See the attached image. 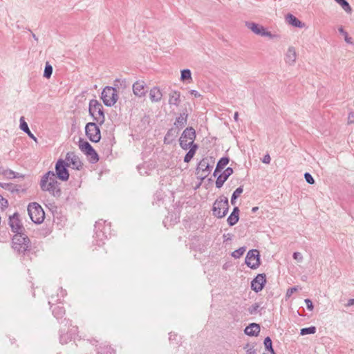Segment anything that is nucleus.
Masks as SVG:
<instances>
[{
    "label": "nucleus",
    "mask_w": 354,
    "mask_h": 354,
    "mask_svg": "<svg viewBox=\"0 0 354 354\" xmlns=\"http://www.w3.org/2000/svg\"><path fill=\"white\" fill-rule=\"evenodd\" d=\"M66 160L68 162V166L72 165V168L80 170L82 169L83 163L80 160V158L77 156L75 152L69 151L66 153Z\"/></svg>",
    "instance_id": "nucleus-16"
},
{
    "label": "nucleus",
    "mask_w": 354,
    "mask_h": 354,
    "mask_svg": "<svg viewBox=\"0 0 354 354\" xmlns=\"http://www.w3.org/2000/svg\"><path fill=\"white\" fill-rule=\"evenodd\" d=\"M0 174L4 176L6 178L8 179L24 177V175L19 173H16L10 169H5L3 167H0Z\"/></svg>",
    "instance_id": "nucleus-23"
},
{
    "label": "nucleus",
    "mask_w": 354,
    "mask_h": 354,
    "mask_svg": "<svg viewBox=\"0 0 354 354\" xmlns=\"http://www.w3.org/2000/svg\"><path fill=\"white\" fill-rule=\"evenodd\" d=\"M212 167L208 158H204L198 164L196 174H199L201 172L200 178L204 180L210 173Z\"/></svg>",
    "instance_id": "nucleus-14"
},
{
    "label": "nucleus",
    "mask_w": 354,
    "mask_h": 354,
    "mask_svg": "<svg viewBox=\"0 0 354 354\" xmlns=\"http://www.w3.org/2000/svg\"><path fill=\"white\" fill-rule=\"evenodd\" d=\"M296 290H297V288L296 287L290 288H289L288 290L286 295L287 296H290Z\"/></svg>",
    "instance_id": "nucleus-49"
},
{
    "label": "nucleus",
    "mask_w": 354,
    "mask_h": 354,
    "mask_svg": "<svg viewBox=\"0 0 354 354\" xmlns=\"http://www.w3.org/2000/svg\"><path fill=\"white\" fill-rule=\"evenodd\" d=\"M32 37H33V38H35V39H37L35 34H32Z\"/></svg>",
    "instance_id": "nucleus-63"
},
{
    "label": "nucleus",
    "mask_w": 354,
    "mask_h": 354,
    "mask_svg": "<svg viewBox=\"0 0 354 354\" xmlns=\"http://www.w3.org/2000/svg\"><path fill=\"white\" fill-rule=\"evenodd\" d=\"M189 92L191 95H194L195 97H199L201 96V95L196 90H191Z\"/></svg>",
    "instance_id": "nucleus-50"
},
{
    "label": "nucleus",
    "mask_w": 354,
    "mask_h": 354,
    "mask_svg": "<svg viewBox=\"0 0 354 354\" xmlns=\"http://www.w3.org/2000/svg\"><path fill=\"white\" fill-rule=\"evenodd\" d=\"M304 178L306 180V181L310 184V185H313L315 183V180L313 178V177L312 176V175L308 173V172H306L304 174Z\"/></svg>",
    "instance_id": "nucleus-41"
},
{
    "label": "nucleus",
    "mask_w": 354,
    "mask_h": 354,
    "mask_svg": "<svg viewBox=\"0 0 354 354\" xmlns=\"http://www.w3.org/2000/svg\"><path fill=\"white\" fill-rule=\"evenodd\" d=\"M244 333L251 337H257L260 333V326L256 323H251L245 327Z\"/></svg>",
    "instance_id": "nucleus-22"
},
{
    "label": "nucleus",
    "mask_w": 354,
    "mask_h": 354,
    "mask_svg": "<svg viewBox=\"0 0 354 354\" xmlns=\"http://www.w3.org/2000/svg\"><path fill=\"white\" fill-rule=\"evenodd\" d=\"M26 192V189H23L21 185H15V187H14L13 193L16 192L17 194L20 192Z\"/></svg>",
    "instance_id": "nucleus-46"
},
{
    "label": "nucleus",
    "mask_w": 354,
    "mask_h": 354,
    "mask_svg": "<svg viewBox=\"0 0 354 354\" xmlns=\"http://www.w3.org/2000/svg\"><path fill=\"white\" fill-rule=\"evenodd\" d=\"M223 237L225 241L231 239L230 234H223Z\"/></svg>",
    "instance_id": "nucleus-58"
},
{
    "label": "nucleus",
    "mask_w": 354,
    "mask_h": 354,
    "mask_svg": "<svg viewBox=\"0 0 354 354\" xmlns=\"http://www.w3.org/2000/svg\"><path fill=\"white\" fill-rule=\"evenodd\" d=\"M222 169H222L221 167H218V166L216 165V169H215V170H214V171L213 176H217V174H218L220 171H221V170H222Z\"/></svg>",
    "instance_id": "nucleus-52"
},
{
    "label": "nucleus",
    "mask_w": 354,
    "mask_h": 354,
    "mask_svg": "<svg viewBox=\"0 0 354 354\" xmlns=\"http://www.w3.org/2000/svg\"><path fill=\"white\" fill-rule=\"evenodd\" d=\"M297 58V53L294 47L290 46L288 48L286 55V62L289 64H293Z\"/></svg>",
    "instance_id": "nucleus-27"
},
{
    "label": "nucleus",
    "mask_w": 354,
    "mask_h": 354,
    "mask_svg": "<svg viewBox=\"0 0 354 354\" xmlns=\"http://www.w3.org/2000/svg\"><path fill=\"white\" fill-rule=\"evenodd\" d=\"M263 308L260 307V304L259 303H254L248 308V311L250 315H256L257 313L261 315V311Z\"/></svg>",
    "instance_id": "nucleus-29"
},
{
    "label": "nucleus",
    "mask_w": 354,
    "mask_h": 354,
    "mask_svg": "<svg viewBox=\"0 0 354 354\" xmlns=\"http://www.w3.org/2000/svg\"><path fill=\"white\" fill-rule=\"evenodd\" d=\"M180 80L182 81H186L192 80V73L189 69H183L181 71Z\"/></svg>",
    "instance_id": "nucleus-33"
},
{
    "label": "nucleus",
    "mask_w": 354,
    "mask_h": 354,
    "mask_svg": "<svg viewBox=\"0 0 354 354\" xmlns=\"http://www.w3.org/2000/svg\"><path fill=\"white\" fill-rule=\"evenodd\" d=\"M97 122H88L85 127V133L92 142L97 143L101 139V131Z\"/></svg>",
    "instance_id": "nucleus-7"
},
{
    "label": "nucleus",
    "mask_w": 354,
    "mask_h": 354,
    "mask_svg": "<svg viewBox=\"0 0 354 354\" xmlns=\"http://www.w3.org/2000/svg\"><path fill=\"white\" fill-rule=\"evenodd\" d=\"M223 237L225 241L231 239L230 234H223Z\"/></svg>",
    "instance_id": "nucleus-59"
},
{
    "label": "nucleus",
    "mask_w": 354,
    "mask_h": 354,
    "mask_svg": "<svg viewBox=\"0 0 354 354\" xmlns=\"http://www.w3.org/2000/svg\"><path fill=\"white\" fill-rule=\"evenodd\" d=\"M271 158L269 154H266L264 156L262 162L266 164H269L270 162Z\"/></svg>",
    "instance_id": "nucleus-48"
},
{
    "label": "nucleus",
    "mask_w": 354,
    "mask_h": 354,
    "mask_svg": "<svg viewBox=\"0 0 354 354\" xmlns=\"http://www.w3.org/2000/svg\"><path fill=\"white\" fill-rule=\"evenodd\" d=\"M102 223H103V222H102V220H101V221H97V222L95 223V229H96L97 230H100V226L102 225Z\"/></svg>",
    "instance_id": "nucleus-53"
},
{
    "label": "nucleus",
    "mask_w": 354,
    "mask_h": 354,
    "mask_svg": "<svg viewBox=\"0 0 354 354\" xmlns=\"http://www.w3.org/2000/svg\"><path fill=\"white\" fill-rule=\"evenodd\" d=\"M238 118H239V113L238 112H235L234 115V119L236 121H238Z\"/></svg>",
    "instance_id": "nucleus-60"
},
{
    "label": "nucleus",
    "mask_w": 354,
    "mask_h": 354,
    "mask_svg": "<svg viewBox=\"0 0 354 354\" xmlns=\"http://www.w3.org/2000/svg\"><path fill=\"white\" fill-rule=\"evenodd\" d=\"M338 30L339 32V33H341L342 35H343L344 36H345L346 35L348 34V32L346 31H345L343 28L342 26H340L339 28H338Z\"/></svg>",
    "instance_id": "nucleus-56"
},
{
    "label": "nucleus",
    "mask_w": 354,
    "mask_h": 354,
    "mask_svg": "<svg viewBox=\"0 0 354 354\" xmlns=\"http://www.w3.org/2000/svg\"><path fill=\"white\" fill-rule=\"evenodd\" d=\"M268 352H270V354H276L274 348L271 349V351H269Z\"/></svg>",
    "instance_id": "nucleus-62"
},
{
    "label": "nucleus",
    "mask_w": 354,
    "mask_h": 354,
    "mask_svg": "<svg viewBox=\"0 0 354 354\" xmlns=\"http://www.w3.org/2000/svg\"><path fill=\"white\" fill-rule=\"evenodd\" d=\"M258 209H259V207H253L252 208V213H255V212H257V210H258Z\"/></svg>",
    "instance_id": "nucleus-61"
},
{
    "label": "nucleus",
    "mask_w": 354,
    "mask_h": 354,
    "mask_svg": "<svg viewBox=\"0 0 354 354\" xmlns=\"http://www.w3.org/2000/svg\"><path fill=\"white\" fill-rule=\"evenodd\" d=\"M88 112L93 120H95L100 126L104 124L105 121L104 108L102 104L97 100L93 99L90 100Z\"/></svg>",
    "instance_id": "nucleus-3"
},
{
    "label": "nucleus",
    "mask_w": 354,
    "mask_h": 354,
    "mask_svg": "<svg viewBox=\"0 0 354 354\" xmlns=\"http://www.w3.org/2000/svg\"><path fill=\"white\" fill-rule=\"evenodd\" d=\"M179 131L176 127H171L170 128L167 133L165 136L164 138V143L166 145H171L173 141L177 138Z\"/></svg>",
    "instance_id": "nucleus-20"
},
{
    "label": "nucleus",
    "mask_w": 354,
    "mask_h": 354,
    "mask_svg": "<svg viewBox=\"0 0 354 354\" xmlns=\"http://www.w3.org/2000/svg\"><path fill=\"white\" fill-rule=\"evenodd\" d=\"M316 333V327L315 326H310L307 328H303L300 330V335H306L310 334H315Z\"/></svg>",
    "instance_id": "nucleus-31"
},
{
    "label": "nucleus",
    "mask_w": 354,
    "mask_h": 354,
    "mask_svg": "<svg viewBox=\"0 0 354 354\" xmlns=\"http://www.w3.org/2000/svg\"><path fill=\"white\" fill-rule=\"evenodd\" d=\"M129 84L127 83L126 80H120V79H116L114 81V86H118V88L121 87L122 88H125L127 86H129Z\"/></svg>",
    "instance_id": "nucleus-35"
},
{
    "label": "nucleus",
    "mask_w": 354,
    "mask_h": 354,
    "mask_svg": "<svg viewBox=\"0 0 354 354\" xmlns=\"http://www.w3.org/2000/svg\"><path fill=\"white\" fill-rule=\"evenodd\" d=\"M239 220V216L230 214L227 219V221L230 226H233L238 223Z\"/></svg>",
    "instance_id": "nucleus-34"
},
{
    "label": "nucleus",
    "mask_w": 354,
    "mask_h": 354,
    "mask_svg": "<svg viewBox=\"0 0 354 354\" xmlns=\"http://www.w3.org/2000/svg\"><path fill=\"white\" fill-rule=\"evenodd\" d=\"M28 134V136L32 138V140H34L36 142H37V138L31 133V131H30L29 133H26Z\"/></svg>",
    "instance_id": "nucleus-57"
},
{
    "label": "nucleus",
    "mask_w": 354,
    "mask_h": 354,
    "mask_svg": "<svg viewBox=\"0 0 354 354\" xmlns=\"http://www.w3.org/2000/svg\"><path fill=\"white\" fill-rule=\"evenodd\" d=\"M228 210V198L224 196H219L213 204L212 214L218 218H221L227 215Z\"/></svg>",
    "instance_id": "nucleus-4"
},
{
    "label": "nucleus",
    "mask_w": 354,
    "mask_h": 354,
    "mask_svg": "<svg viewBox=\"0 0 354 354\" xmlns=\"http://www.w3.org/2000/svg\"><path fill=\"white\" fill-rule=\"evenodd\" d=\"M263 344L265 346L266 350L268 351H271V349L273 348V347H272V339H271V338L270 337H266L264 339Z\"/></svg>",
    "instance_id": "nucleus-38"
},
{
    "label": "nucleus",
    "mask_w": 354,
    "mask_h": 354,
    "mask_svg": "<svg viewBox=\"0 0 354 354\" xmlns=\"http://www.w3.org/2000/svg\"><path fill=\"white\" fill-rule=\"evenodd\" d=\"M20 129L25 133H29L30 129L27 122L24 120V117L20 118Z\"/></svg>",
    "instance_id": "nucleus-37"
},
{
    "label": "nucleus",
    "mask_w": 354,
    "mask_h": 354,
    "mask_svg": "<svg viewBox=\"0 0 354 354\" xmlns=\"http://www.w3.org/2000/svg\"><path fill=\"white\" fill-rule=\"evenodd\" d=\"M245 250H246V248L245 246L241 247L239 249L232 252V256L235 259H239L244 254Z\"/></svg>",
    "instance_id": "nucleus-36"
},
{
    "label": "nucleus",
    "mask_w": 354,
    "mask_h": 354,
    "mask_svg": "<svg viewBox=\"0 0 354 354\" xmlns=\"http://www.w3.org/2000/svg\"><path fill=\"white\" fill-rule=\"evenodd\" d=\"M348 124H353V123H354V113L351 112V113L348 114Z\"/></svg>",
    "instance_id": "nucleus-47"
},
{
    "label": "nucleus",
    "mask_w": 354,
    "mask_h": 354,
    "mask_svg": "<svg viewBox=\"0 0 354 354\" xmlns=\"http://www.w3.org/2000/svg\"><path fill=\"white\" fill-rule=\"evenodd\" d=\"M230 162L229 157H222L217 162V165L223 169Z\"/></svg>",
    "instance_id": "nucleus-39"
},
{
    "label": "nucleus",
    "mask_w": 354,
    "mask_h": 354,
    "mask_svg": "<svg viewBox=\"0 0 354 354\" xmlns=\"http://www.w3.org/2000/svg\"><path fill=\"white\" fill-rule=\"evenodd\" d=\"M1 187L10 191L13 193L14 187H15V184L13 183H1Z\"/></svg>",
    "instance_id": "nucleus-40"
},
{
    "label": "nucleus",
    "mask_w": 354,
    "mask_h": 354,
    "mask_svg": "<svg viewBox=\"0 0 354 354\" xmlns=\"http://www.w3.org/2000/svg\"><path fill=\"white\" fill-rule=\"evenodd\" d=\"M12 248L19 254H26L31 248V242L24 233L15 234L12 239Z\"/></svg>",
    "instance_id": "nucleus-2"
},
{
    "label": "nucleus",
    "mask_w": 354,
    "mask_h": 354,
    "mask_svg": "<svg viewBox=\"0 0 354 354\" xmlns=\"http://www.w3.org/2000/svg\"><path fill=\"white\" fill-rule=\"evenodd\" d=\"M266 283V274H258L251 282V288L256 292L261 291Z\"/></svg>",
    "instance_id": "nucleus-15"
},
{
    "label": "nucleus",
    "mask_w": 354,
    "mask_h": 354,
    "mask_svg": "<svg viewBox=\"0 0 354 354\" xmlns=\"http://www.w3.org/2000/svg\"><path fill=\"white\" fill-rule=\"evenodd\" d=\"M243 186H240L238 188L236 189V190L233 192L232 197H231V204L235 205L236 204V200L239 197V196L243 193Z\"/></svg>",
    "instance_id": "nucleus-30"
},
{
    "label": "nucleus",
    "mask_w": 354,
    "mask_h": 354,
    "mask_svg": "<svg viewBox=\"0 0 354 354\" xmlns=\"http://www.w3.org/2000/svg\"><path fill=\"white\" fill-rule=\"evenodd\" d=\"M79 147L83 153L90 157V161L92 163H95L99 160L98 154L88 142L80 139Z\"/></svg>",
    "instance_id": "nucleus-11"
},
{
    "label": "nucleus",
    "mask_w": 354,
    "mask_h": 354,
    "mask_svg": "<svg viewBox=\"0 0 354 354\" xmlns=\"http://www.w3.org/2000/svg\"><path fill=\"white\" fill-rule=\"evenodd\" d=\"M292 257L299 262H301L303 261V256L299 252H295L292 254Z\"/></svg>",
    "instance_id": "nucleus-43"
},
{
    "label": "nucleus",
    "mask_w": 354,
    "mask_h": 354,
    "mask_svg": "<svg viewBox=\"0 0 354 354\" xmlns=\"http://www.w3.org/2000/svg\"><path fill=\"white\" fill-rule=\"evenodd\" d=\"M306 304V308L308 310H313V308H314V306H313V304L312 302V301L310 299H306L304 300Z\"/></svg>",
    "instance_id": "nucleus-44"
},
{
    "label": "nucleus",
    "mask_w": 354,
    "mask_h": 354,
    "mask_svg": "<svg viewBox=\"0 0 354 354\" xmlns=\"http://www.w3.org/2000/svg\"><path fill=\"white\" fill-rule=\"evenodd\" d=\"M189 113L187 108H185L179 115L176 118L174 126L178 130L183 129L187 123Z\"/></svg>",
    "instance_id": "nucleus-17"
},
{
    "label": "nucleus",
    "mask_w": 354,
    "mask_h": 354,
    "mask_svg": "<svg viewBox=\"0 0 354 354\" xmlns=\"http://www.w3.org/2000/svg\"><path fill=\"white\" fill-rule=\"evenodd\" d=\"M248 347H249V344H247L244 346V349H246V354H255L256 353V350L254 348V346H252L251 348H248Z\"/></svg>",
    "instance_id": "nucleus-45"
},
{
    "label": "nucleus",
    "mask_w": 354,
    "mask_h": 354,
    "mask_svg": "<svg viewBox=\"0 0 354 354\" xmlns=\"http://www.w3.org/2000/svg\"><path fill=\"white\" fill-rule=\"evenodd\" d=\"M162 94L158 87H153L149 93V97L152 102H159L162 98Z\"/></svg>",
    "instance_id": "nucleus-28"
},
{
    "label": "nucleus",
    "mask_w": 354,
    "mask_h": 354,
    "mask_svg": "<svg viewBox=\"0 0 354 354\" xmlns=\"http://www.w3.org/2000/svg\"><path fill=\"white\" fill-rule=\"evenodd\" d=\"M101 98L106 106L114 105L118 99L116 88L112 86H106L101 93Z\"/></svg>",
    "instance_id": "nucleus-6"
},
{
    "label": "nucleus",
    "mask_w": 354,
    "mask_h": 354,
    "mask_svg": "<svg viewBox=\"0 0 354 354\" xmlns=\"http://www.w3.org/2000/svg\"><path fill=\"white\" fill-rule=\"evenodd\" d=\"M180 103V93L178 91H173L169 95V104L178 106Z\"/></svg>",
    "instance_id": "nucleus-24"
},
{
    "label": "nucleus",
    "mask_w": 354,
    "mask_h": 354,
    "mask_svg": "<svg viewBox=\"0 0 354 354\" xmlns=\"http://www.w3.org/2000/svg\"><path fill=\"white\" fill-rule=\"evenodd\" d=\"M189 151L187 152L184 157V162L188 163L191 161V160L194 158L197 149H198V145L194 142H189Z\"/></svg>",
    "instance_id": "nucleus-21"
},
{
    "label": "nucleus",
    "mask_w": 354,
    "mask_h": 354,
    "mask_svg": "<svg viewBox=\"0 0 354 354\" xmlns=\"http://www.w3.org/2000/svg\"><path fill=\"white\" fill-rule=\"evenodd\" d=\"M233 169L232 167H227L222 174H221L216 178V187L221 188L227 178L233 174Z\"/></svg>",
    "instance_id": "nucleus-18"
},
{
    "label": "nucleus",
    "mask_w": 354,
    "mask_h": 354,
    "mask_svg": "<svg viewBox=\"0 0 354 354\" xmlns=\"http://www.w3.org/2000/svg\"><path fill=\"white\" fill-rule=\"evenodd\" d=\"M289 24L297 28H304L305 26L304 23L301 22L299 19L292 14H288L286 17Z\"/></svg>",
    "instance_id": "nucleus-25"
},
{
    "label": "nucleus",
    "mask_w": 354,
    "mask_h": 354,
    "mask_svg": "<svg viewBox=\"0 0 354 354\" xmlns=\"http://www.w3.org/2000/svg\"><path fill=\"white\" fill-rule=\"evenodd\" d=\"M8 224L12 231L18 234V233H24L25 229L19 219V214L17 212L14 213L12 216H10Z\"/></svg>",
    "instance_id": "nucleus-13"
},
{
    "label": "nucleus",
    "mask_w": 354,
    "mask_h": 354,
    "mask_svg": "<svg viewBox=\"0 0 354 354\" xmlns=\"http://www.w3.org/2000/svg\"><path fill=\"white\" fill-rule=\"evenodd\" d=\"M196 131L192 127H187L182 133L181 136L179 138V145L180 147L187 150L189 149V142H187V140H190V142H194L196 138Z\"/></svg>",
    "instance_id": "nucleus-8"
},
{
    "label": "nucleus",
    "mask_w": 354,
    "mask_h": 354,
    "mask_svg": "<svg viewBox=\"0 0 354 354\" xmlns=\"http://www.w3.org/2000/svg\"><path fill=\"white\" fill-rule=\"evenodd\" d=\"M245 263L252 270L258 268L261 264L259 251L257 249L249 250L245 257Z\"/></svg>",
    "instance_id": "nucleus-10"
},
{
    "label": "nucleus",
    "mask_w": 354,
    "mask_h": 354,
    "mask_svg": "<svg viewBox=\"0 0 354 354\" xmlns=\"http://www.w3.org/2000/svg\"><path fill=\"white\" fill-rule=\"evenodd\" d=\"M50 307L52 308L53 315L56 319H61L65 315V309L64 306L59 304H56L51 306Z\"/></svg>",
    "instance_id": "nucleus-26"
},
{
    "label": "nucleus",
    "mask_w": 354,
    "mask_h": 354,
    "mask_svg": "<svg viewBox=\"0 0 354 354\" xmlns=\"http://www.w3.org/2000/svg\"><path fill=\"white\" fill-rule=\"evenodd\" d=\"M354 305V299H350L348 300L347 304L345 305L346 307H349Z\"/></svg>",
    "instance_id": "nucleus-55"
},
{
    "label": "nucleus",
    "mask_w": 354,
    "mask_h": 354,
    "mask_svg": "<svg viewBox=\"0 0 354 354\" xmlns=\"http://www.w3.org/2000/svg\"><path fill=\"white\" fill-rule=\"evenodd\" d=\"M0 205L2 209H4L5 208L8 207V201L7 199L4 198L1 194H0Z\"/></svg>",
    "instance_id": "nucleus-42"
},
{
    "label": "nucleus",
    "mask_w": 354,
    "mask_h": 354,
    "mask_svg": "<svg viewBox=\"0 0 354 354\" xmlns=\"http://www.w3.org/2000/svg\"><path fill=\"white\" fill-rule=\"evenodd\" d=\"M344 40L348 44H352L353 43L352 42V38L348 37V34L344 36Z\"/></svg>",
    "instance_id": "nucleus-54"
},
{
    "label": "nucleus",
    "mask_w": 354,
    "mask_h": 354,
    "mask_svg": "<svg viewBox=\"0 0 354 354\" xmlns=\"http://www.w3.org/2000/svg\"><path fill=\"white\" fill-rule=\"evenodd\" d=\"M68 164L62 159H59L55 164L56 178L62 181H67L69 178V172L68 170Z\"/></svg>",
    "instance_id": "nucleus-9"
},
{
    "label": "nucleus",
    "mask_w": 354,
    "mask_h": 354,
    "mask_svg": "<svg viewBox=\"0 0 354 354\" xmlns=\"http://www.w3.org/2000/svg\"><path fill=\"white\" fill-rule=\"evenodd\" d=\"M60 183L56 178L54 171H48L44 174L40 180V187L44 192H48L54 197H59L62 195Z\"/></svg>",
    "instance_id": "nucleus-1"
},
{
    "label": "nucleus",
    "mask_w": 354,
    "mask_h": 354,
    "mask_svg": "<svg viewBox=\"0 0 354 354\" xmlns=\"http://www.w3.org/2000/svg\"><path fill=\"white\" fill-rule=\"evenodd\" d=\"M239 212H240L239 208L238 207L235 206L233 208V210L231 214L236 215V216H239Z\"/></svg>",
    "instance_id": "nucleus-51"
},
{
    "label": "nucleus",
    "mask_w": 354,
    "mask_h": 354,
    "mask_svg": "<svg viewBox=\"0 0 354 354\" xmlns=\"http://www.w3.org/2000/svg\"><path fill=\"white\" fill-rule=\"evenodd\" d=\"M28 213L32 220L36 224L41 223L45 218V213L41 206L36 203H30L28 205Z\"/></svg>",
    "instance_id": "nucleus-5"
},
{
    "label": "nucleus",
    "mask_w": 354,
    "mask_h": 354,
    "mask_svg": "<svg viewBox=\"0 0 354 354\" xmlns=\"http://www.w3.org/2000/svg\"><path fill=\"white\" fill-rule=\"evenodd\" d=\"M146 84L142 81H137L133 84V91L135 95L142 97L147 92L145 89Z\"/></svg>",
    "instance_id": "nucleus-19"
},
{
    "label": "nucleus",
    "mask_w": 354,
    "mask_h": 354,
    "mask_svg": "<svg viewBox=\"0 0 354 354\" xmlns=\"http://www.w3.org/2000/svg\"><path fill=\"white\" fill-rule=\"evenodd\" d=\"M245 25L248 29H250L252 32L257 35L268 37L270 39H272L275 37L271 33V32L268 31L263 26L255 22L245 21Z\"/></svg>",
    "instance_id": "nucleus-12"
},
{
    "label": "nucleus",
    "mask_w": 354,
    "mask_h": 354,
    "mask_svg": "<svg viewBox=\"0 0 354 354\" xmlns=\"http://www.w3.org/2000/svg\"><path fill=\"white\" fill-rule=\"evenodd\" d=\"M53 73V66L48 63L46 62L44 71V77L49 79Z\"/></svg>",
    "instance_id": "nucleus-32"
}]
</instances>
